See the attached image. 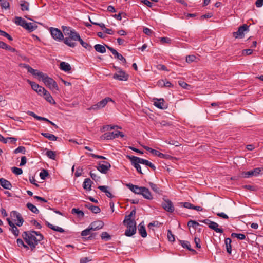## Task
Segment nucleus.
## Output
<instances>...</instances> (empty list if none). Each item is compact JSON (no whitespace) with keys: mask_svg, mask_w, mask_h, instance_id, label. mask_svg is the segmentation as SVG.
<instances>
[{"mask_svg":"<svg viewBox=\"0 0 263 263\" xmlns=\"http://www.w3.org/2000/svg\"><path fill=\"white\" fill-rule=\"evenodd\" d=\"M22 236L31 250H34L39 242L44 239L41 233L33 230L23 232Z\"/></svg>","mask_w":263,"mask_h":263,"instance_id":"f257e3e1","label":"nucleus"},{"mask_svg":"<svg viewBox=\"0 0 263 263\" xmlns=\"http://www.w3.org/2000/svg\"><path fill=\"white\" fill-rule=\"evenodd\" d=\"M80 36L79 34L76 31L73 33L70 34L68 37H66L64 39V43L65 44L70 47H74L77 44L75 41H78L80 39Z\"/></svg>","mask_w":263,"mask_h":263,"instance_id":"f03ea898","label":"nucleus"},{"mask_svg":"<svg viewBox=\"0 0 263 263\" xmlns=\"http://www.w3.org/2000/svg\"><path fill=\"white\" fill-rule=\"evenodd\" d=\"M42 81L51 90L53 91H59V87L57 82L52 78L49 77L46 74L44 75Z\"/></svg>","mask_w":263,"mask_h":263,"instance_id":"7ed1b4c3","label":"nucleus"},{"mask_svg":"<svg viewBox=\"0 0 263 263\" xmlns=\"http://www.w3.org/2000/svg\"><path fill=\"white\" fill-rule=\"evenodd\" d=\"M114 102L111 98L106 97L104 99L99 101L97 103L92 105L90 107L87 108L88 110H97L104 107L108 102Z\"/></svg>","mask_w":263,"mask_h":263,"instance_id":"20e7f679","label":"nucleus"},{"mask_svg":"<svg viewBox=\"0 0 263 263\" xmlns=\"http://www.w3.org/2000/svg\"><path fill=\"white\" fill-rule=\"evenodd\" d=\"M127 157L130 160L131 164L132 165L134 166L137 171L141 174H143V173L142 172L141 166L139 164H142V162H141V160L142 158L134 156H127Z\"/></svg>","mask_w":263,"mask_h":263,"instance_id":"39448f33","label":"nucleus"},{"mask_svg":"<svg viewBox=\"0 0 263 263\" xmlns=\"http://www.w3.org/2000/svg\"><path fill=\"white\" fill-rule=\"evenodd\" d=\"M124 224L127 227L125 232V235L126 236L131 237L136 233L137 230L136 222L130 221V223H126Z\"/></svg>","mask_w":263,"mask_h":263,"instance_id":"423d86ee","label":"nucleus"},{"mask_svg":"<svg viewBox=\"0 0 263 263\" xmlns=\"http://www.w3.org/2000/svg\"><path fill=\"white\" fill-rule=\"evenodd\" d=\"M50 32L52 37L57 41H64V36L61 31L55 28L50 27Z\"/></svg>","mask_w":263,"mask_h":263,"instance_id":"0eeeda50","label":"nucleus"},{"mask_svg":"<svg viewBox=\"0 0 263 263\" xmlns=\"http://www.w3.org/2000/svg\"><path fill=\"white\" fill-rule=\"evenodd\" d=\"M200 222L204 223L206 224H208L209 227L217 233H222L223 232V230L221 228H219V225L215 222L210 220L209 219H206L202 220H200Z\"/></svg>","mask_w":263,"mask_h":263,"instance_id":"6e6552de","label":"nucleus"},{"mask_svg":"<svg viewBox=\"0 0 263 263\" xmlns=\"http://www.w3.org/2000/svg\"><path fill=\"white\" fill-rule=\"evenodd\" d=\"M22 67L26 69L28 72L31 73L34 76H38L39 79L40 80L43 78L44 77L45 73L39 71L37 70L33 69L30 65L26 64H23Z\"/></svg>","mask_w":263,"mask_h":263,"instance_id":"1a4fd4ad","label":"nucleus"},{"mask_svg":"<svg viewBox=\"0 0 263 263\" xmlns=\"http://www.w3.org/2000/svg\"><path fill=\"white\" fill-rule=\"evenodd\" d=\"M143 147L145 149L149 151L150 153H151L153 155L157 156L160 158L170 159L172 158V157L169 155L164 154L162 153H160V152H159L157 150L153 149V148H152L149 147H148L147 146H143Z\"/></svg>","mask_w":263,"mask_h":263,"instance_id":"9d476101","label":"nucleus"},{"mask_svg":"<svg viewBox=\"0 0 263 263\" xmlns=\"http://www.w3.org/2000/svg\"><path fill=\"white\" fill-rule=\"evenodd\" d=\"M10 215L12 219L16 221L15 224L18 227H21L22 226L24 222V219L21 215L18 212L16 211H13L11 212Z\"/></svg>","mask_w":263,"mask_h":263,"instance_id":"9b49d317","label":"nucleus"},{"mask_svg":"<svg viewBox=\"0 0 263 263\" xmlns=\"http://www.w3.org/2000/svg\"><path fill=\"white\" fill-rule=\"evenodd\" d=\"M27 82L30 85L32 89L36 91L39 95L42 96L43 92H46V89L36 84L35 82H32L29 80H27Z\"/></svg>","mask_w":263,"mask_h":263,"instance_id":"f8f14e48","label":"nucleus"},{"mask_svg":"<svg viewBox=\"0 0 263 263\" xmlns=\"http://www.w3.org/2000/svg\"><path fill=\"white\" fill-rule=\"evenodd\" d=\"M262 168L260 167L255 168L252 170L244 172L242 175L245 178H249L252 176H257L260 174L262 171Z\"/></svg>","mask_w":263,"mask_h":263,"instance_id":"ddd939ff","label":"nucleus"},{"mask_svg":"<svg viewBox=\"0 0 263 263\" xmlns=\"http://www.w3.org/2000/svg\"><path fill=\"white\" fill-rule=\"evenodd\" d=\"M248 29L249 26L247 24H243L238 28L236 32L233 33V36L235 38H242L244 37V32Z\"/></svg>","mask_w":263,"mask_h":263,"instance_id":"4468645a","label":"nucleus"},{"mask_svg":"<svg viewBox=\"0 0 263 263\" xmlns=\"http://www.w3.org/2000/svg\"><path fill=\"white\" fill-rule=\"evenodd\" d=\"M98 164L97 170L102 173L106 174L111 167L110 164L106 161L102 162Z\"/></svg>","mask_w":263,"mask_h":263,"instance_id":"2eb2a0df","label":"nucleus"},{"mask_svg":"<svg viewBox=\"0 0 263 263\" xmlns=\"http://www.w3.org/2000/svg\"><path fill=\"white\" fill-rule=\"evenodd\" d=\"M129 76L125 71L120 70L117 73H115L113 76V78L120 81H127Z\"/></svg>","mask_w":263,"mask_h":263,"instance_id":"dca6fc26","label":"nucleus"},{"mask_svg":"<svg viewBox=\"0 0 263 263\" xmlns=\"http://www.w3.org/2000/svg\"><path fill=\"white\" fill-rule=\"evenodd\" d=\"M162 206L167 212L172 213L174 211L173 204L169 199L164 200L162 203Z\"/></svg>","mask_w":263,"mask_h":263,"instance_id":"f3484780","label":"nucleus"},{"mask_svg":"<svg viewBox=\"0 0 263 263\" xmlns=\"http://www.w3.org/2000/svg\"><path fill=\"white\" fill-rule=\"evenodd\" d=\"M136 208L134 207L132 210L129 215H126L123 220V223H130V221L136 222L135 220V216L136 215Z\"/></svg>","mask_w":263,"mask_h":263,"instance_id":"a211bd4d","label":"nucleus"},{"mask_svg":"<svg viewBox=\"0 0 263 263\" xmlns=\"http://www.w3.org/2000/svg\"><path fill=\"white\" fill-rule=\"evenodd\" d=\"M8 224L10 226L9 230L15 236H17L19 235V230L16 227L15 224L13 223L9 218H7Z\"/></svg>","mask_w":263,"mask_h":263,"instance_id":"6ab92c4d","label":"nucleus"},{"mask_svg":"<svg viewBox=\"0 0 263 263\" xmlns=\"http://www.w3.org/2000/svg\"><path fill=\"white\" fill-rule=\"evenodd\" d=\"M140 195H141L144 198L147 200H152L153 198L148 189L144 186H142Z\"/></svg>","mask_w":263,"mask_h":263,"instance_id":"aec40b11","label":"nucleus"},{"mask_svg":"<svg viewBox=\"0 0 263 263\" xmlns=\"http://www.w3.org/2000/svg\"><path fill=\"white\" fill-rule=\"evenodd\" d=\"M154 105L157 108L161 109H165L167 108V105L165 104L164 100L161 99H156Z\"/></svg>","mask_w":263,"mask_h":263,"instance_id":"412c9836","label":"nucleus"},{"mask_svg":"<svg viewBox=\"0 0 263 263\" xmlns=\"http://www.w3.org/2000/svg\"><path fill=\"white\" fill-rule=\"evenodd\" d=\"M126 186L129 188V189L132 191L133 193L136 194H140L141 189L142 186H139L137 185H134L131 183L127 184Z\"/></svg>","mask_w":263,"mask_h":263,"instance_id":"4be33fe9","label":"nucleus"},{"mask_svg":"<svg viewBox=\"0 0 263 263\" xmlns=\"http://www.w3.org/2000/svg\"><path fill=\"white\" fill-rule=\"evenodd\" d=\"M89 226L92 230H97L103 228L104 223L102 221L98 220L92 222Z\"/></svg>","mask_w":263,"mask_h":263,"instance_id":"5701e85b","label":"nucleus"},{"mask_svg":"<svg viewBox=\"0 0 263 263\" xmlns=\"http://www.w3.org/2000/svg\"><path fill=\"white\" fill-rule=\"evenodd\" d=\"M158 85L161 87H173L174 85L166 79H161L158 81Z\"/></svg>","mask_w":263,"mask_h":263,"instance_id":"b1692460","label":"nucleus"},{"mask_svg":"<svg viewBox=\"0 0 263 263\" xmlns=\"http://www.w3.org/2000/svg\"><path fill=\"white\" fill-rule=\"evenodd\" d=\"M0 184L5 189L11 190L12 188L10 182L3 178H0Z\"/></svg>","mask_w":263,"mask_h":263,"instance_id":"393cba45","label":"nucleus"},{"mask_svg":"<svg viewBox=\"0 0 263 263\" xmlns=\"http://www.w3.org/2000/svg\"><path fill=\"white\" fill-rule=\"evenodd\" d=\"M138 232L140 235L143 238L147 236V232L144 224V222H141L138 226Z\"/></svg>","mask_w":263,"mask_h":263,"instance_id":"a878e982","label":"nucleus"},{"mask_svg":"<svg viewBox=\"0 0 263 263\" xmlns=\"http://www.w3.org/2000/svg\"><path fill=\"white\" fill-rule=\"evenodd\" d=\"M85 206L91 210V212L95 214H97L101 212V209L99 206L93 205L90 203H87L85 204Z\"/></svg>","mask_w":263,"mask_h":263,"instance_id":"bb28decb","label":"nucleus"},{"mask_svg":"<svg viewBox=\"0 0 263 263\" xmlns=\"http://www.w3.org/2000/svg\"><path fill=\"white\" fill-rule=\"evenodd\" d=\"M92 183L93 182L90 180V179H85L83 184V187L85 190L90 191L91 190V185Z\"/></svg>","mask_w":263,"mask_h":263,"instance_id":"cd10ccee","label":"nucleus"},{"mask_svg":"<svg viewBox=\"0 0 263 263\" xmlns=\"http://www.w3.org/2000/svg\"><path fill=\"white\" fill-rule=\"evenodd\" d=\"M109 187L108 186L105 185H100L98 186V189L101 191L102 192L105 193L106 195L110 198H112L114 196L111 194V193L108 190Z\"/></svg>","mask_w":263,"mask_h":263,"instance_id":"c85d7f7f","label":"nucleus"},{"mask_svg":"<svg viewBox=\"0 0 263 263\" xmlns=\"http://www.w3.org/2000/svg\"><path fill=\"white\" fill-rule=\"evenodd\" d=\"M101 139L103 140H111L116 138L115 132L106 133L101 136Z\"/></svg>","mask_w":263,"mask_h":263,"instance_id":"c756f323","label":"nucleus"},{"mask_svg":"<svg viewBox=\"0 0 263 263\" xmlns=\"http://www.w3.org/2000/svg\"><path fill=\"white\" fill-rule=\"evenodd\" d=\"M179 242L183 248L187 249V250L193 252L194 253H197L195 250L191 248V245L189 241L184 240H179Z\"/></svg>","mask_w":263,"mask_h":263,"instance_id":"7c9ffc66","label":"nucleus"},{"mask_svg":"<svg viewBox=\"0 0 263 263\" xmlns=\"http://www.w3.org/2000/svg\"><path fill=\"white\" fill-rule=\"evenodd\" d=\"M60 68L63 71L68 72L71 70V67L69 63L65 62H62L60 64Z\"/></svg>","mask_w":263,"mask_h":263,"instance_id":"2f4dec72","label":"nucleus"},{"mask_svg":"<svg viewBox=\"0 0 263 263\" xmlns=\"http://www.w3.org/2000/svg\"><path fill=\"white\" fill-rule=\"evenodd\" d=\"M42 95L44 96L46 100L51 104H55V102L50 93L46 90V92H43Z\"/></svg>","mask_w":263,"mask_h":263,"instance_id":"473e14b6","label":"nucleus"},{"mask_svg":"<svg viewBox=\"0 0 263 263\" xmlns=\"http://www.w3.org/2000/svg\"><path fill=\"white\" fill-rule=\"evenodd\" d=\"M62 29L65 35H70V34L75 32L76 31L72 28L68 26H62Z\"/></svg>","mask_w":263,"mask_h":263,"instance_id":"72a5a7b5","label":"nucleus"},{"mask_svg":"<svg viewBox=\"0 0 263 263\" xmlns=\"http://www.w3.org/2000/svg\"><path fill=\"white\" fill-rule=\"evenodd\" d=\"M62 29L65 35H70V34L75 32L76 31L72 28L68 26H62Z\"/></svg>","mask_w":263,"mask_h":263,"instance_id":"f704fd0d","label":"nucleus"},{"mask_svg":"<svg viewBox=\"0 0 263 263\" xmlns=\"http://www.w3.org/2000/svg\"><path fill=\"white\" fill-rule=\"evenodd\" d=\"M232 240L230 238H227L224 240V243L228 253L230 254L232 252V246H231Z\"/></svg>","mask_w":263,"mask_h":263,"instance_id":"c9c22d12","label":"nucleus"},{"mask_svg":"<svg viewBox=\"0 0 263 263\" xmlns=\"http://www.w3.org/2000/svg\"><path fill=\"white\" fill-rule=\"evenodd\" d=\"M15 20V23L17 25H20L25 28L27 23V22L25 20L19 16H16Z\"/></svg>","mask_w":263,"mask_h":263,"instance_id":"e433bc0d","label":"nucleus"},{"mask_svg":"<svg viewBox=\"0 0 263 263\" xmlns=\"http://www.w3.org/2000/svg\"><path fill=\"white\" fill-rule=\"evenodd\" d=\"M46 224L48 227H49V228H50L51 229H52L55 231H57V232H61V233H63L64 232V229L61 227L53 226L48 222H46Z\"/></svg>","mask_w":263,"mask_h":263,"instance_id":"4c0bfd02","label":"nucleus"},{"mask_svg":"<svg viewBox=\"0 0 263 263\" xmlns=\"http://www.w3.org/2000/svg\"><path fill=\"white\" fill-rule=\"evenodd\" d=\"M37 27V26L32 23H27L25 27V29L28 30L29 32H32L35 30Z\"/></svg>","mask_w":263,"mask_h":263,"instance_id":"58836bf2","label":"nucleus"},{"mask_svg":"<svg viewBox=\"0 0 263 263\" xmlns=\"http://www.w3.org/2000/svg\"><path fill=\"white\" fill-rule=\"evenodd\" d=\"M41 135L50 141H56L58 139L57 137L48 133H42Z\"/></svg>","mask_w":263,"mask_h":263,"instance_id":"ea45409f","label":"nucleus"},{"mask_svg":"<svg viewBox=\"0 0 263 263\" xmlns=\"http://www.w3.org/2000/svg\"><path fill=\"white\" fill-rule=\"evenodd\" d=\"M20 6L22 11H28L29 10V3L27 1H21Z\"/></svg>","mask_w":263,"mask_h":263,"instance_id":"a19ab883","label":"nucleus"},{"mask_svg":"<svg viewBox=\"0 0 263 263\" xmlns=\"http://www.w3.org/2000/svg\"><path fill=\"white\" fill-rule=\"evenodd\" d=\"M95 50L98 52L104 53L106 52L105 46L101 44H96L94 46Z\"/></svg>","mask_w":263,"mask_h":263,"instance_id":"79ce46f5","label":"nucleus"},{"mask_svg":"<svg viewBox=\"0 0 263 263\" xmlns=\"http://www.w3.org/2000/svg\"><path fill=\"white\" fill-rule=\"evenodd\" d=\"M141 162H142V164H144L147 166H149L153 171L156 170V166L154 165V164H153L152 162H149V161L142 158V160H141Z\"/></svg>","mask_w":263,"mask_h":263,"instance_id":"37998d69","label":"nucleus"},{"mask_svg":"<svg viewBox=\"0 0 263 263\" xmlns=\"http://www.w3.org/2000/svg\"><path fill=\"white\" fill-rule=\"evenodd\" d=\"M26 206L28 208V209L29 210H30L32 213H35V214H38L39 213V211L37 209V208L35 205L32 204V203H27L26 204Z\"/></svg>","mask_w":263,"mask_h":263,"instance_id":"c03bdc74","label":"nucleus"},{"mask_svg":"<svg viewBox=\"0 0 263 263\" xmlns=\"http://www.w3.org/2000/svg\"><path fill=\"white\" fill-rule=\"evenodd\" d=\"M79 41L80 44L85 49H87L89 51H90L92 49V47L89 44L86 42H85L83 41V40L80 37V39L78 40Z\"/></svg>","mask_w":263,"mask_h":263,"instance_id":"a18cd8bd","label":"nucleus"},{"mask_svg":"<svg viewBox=\"0 0 263 263\" xmlns=\"http://www.w3.org/2000/svg\"><path fill=\"white\" fill-rule=\"evenodd\" d=\"M46 155L49 158L52 160H55L56 154L55 152L51 150L47 149Z\"/></svg>","mask_w":263,"mask_h":263,"instance_id":"49530a36","label":"nucleus"},{"mask_svg":"<svg viewBox=\"0 0 263 263\" xmlns=\"http://www.w3.org/2000/svg\"><path fill=\"white\" fill-rule=\"evenodd\" d=\"M231 236L232 237H236L239 240H244L246 238V235L242 233H232Z\"/></svg>","mask_w":263,"mask_h":263,"instance_id":"de8ad7c7","label":"nucleus"},{"mask_svg":"<svg viewBox=\"0 0 263 263\" xmlns=\"http://www.w3.org/2000/svg\"><path fill=\"white\" fill-rule=\"evenodd\" d=\"M0 5L3 9H8L10 8V4L8 0H0Z\"/></svg>","mask_w":263,"mask_h":263,"instance_id":"09e8293b","label":"nucleus"},{"mask_svg":"<svg viewBox=\"0 0 263 263\" xmlns=\"http://www.w3.org/2000/svg\"><path fill=\"white\" fill-rule=\"evenodd\" d=\"M148 184L153 191H154L156 193H160L161 191L160 190L159 188L158 187L157 184L151 182H149Z\"/></svg>","mask_w":263,"mask_h":263,"instance_id":"8fccbe9b","label":"nucleus"},{"mask_svg":"<svg viewBox=\"0 0 263 263\" xmlns=\"http://www.w3.org/2000/svg\"><path fill=\"white\" fill-rule=\"evenodd\" d=\"M162 223H160V222H159V221H153V222H150V223L148 224L147 227H148V228L149 229H152V228L153 227H160V226H162Z\"/></svg>","mask_w":263,"mask_h":263,"instance_id":"3c124183","label":"nucleus"},{"mask_svg":"<svg viewBox=\"0 0 263 263\" xmlns=\"http://www.w3.org/2000/svg\"><path fill=\"white\" fill-rule=\"evenodd\" d=\"M14 154H17V153H22L23 154H25V153H26V148L24 146H18L17 148H16L14 151Z\"/></svg>","mask_w":263,"mask_h":263,"instance_id":"603ef678","label":"nucleus"},{"mask_svg":"<svg viewBox=\"0 0 263 263\" xmlns=\"http://www.w3.org/2000/svg\"><path fill=\"white\" fill-rule=\"evenodd\" d=\"M72 214H77L79 217H83L84 215V212L80 210L79 209L73 208L71 210Z\"/></svg>","mask_w":263,"mask_h":263,"instance_id":"864d4df0","label":"nucleus"},{"mask_svg":"<svg viewBox=\"0 0 263 263\" xmlns=\"http://www.w3.org/2000/svg\"><path fill=\"white\" fill-rule=\"evenodd\" d=\"M17 245L20 247H24V248L26 249L27 250L29 249L28 245H25L22 239L18 238L16 240Z\"/></svg>","mask_w":263,"mask_h":263,"instance_id":"5fc2aeb1","label":"nucleus"},{"mask_svg":"<svg viewBox=\"0 0 263 263\" xmlns=\"http://www.w3.org/2000/svg\"><path fill=\"white\" fill-rule=\"evenodd\" d=\"M199 225V224L198 223V222H197V221H194V220H190L188 221L187 222V226L190 228V227H193L195 229L196 228V227L197 226H198Z\"/></svg>","mask_w":263,"mask_h":263,"instance_id":"6e6d98bb","label":"nucleus"},{"mask_svg":"<svg viewBox=\"0 0 263 263\" xmlns=\"http://www.w3.org/2000/svg\"><path fill=\"white\" fill-rule=\"evenodd\" d=\"M114 55L116 58L122 61L123 63H126V60L125 58L120 53L117 52Z\"/></svg>","mask_w":263,"mask_h":263,"instance_id":"4d7b16f0","label":"nucleus"},{"mask_svg":"<svg viewBox=\"0 0 263 263\" xmlns=\"http://www.w3.org/2000/svg\"><path fill=\"white\" fill-rule=\"evenodd\" d=\"M101 238L105 241L109 240L111 239V236L106 232H103L101 234Z\"/></svg>","mask_w":263,"mask_h":263,"instance_id":"13d9d810","label":"nucleus"},{"mask_svg":"<svg viewBox=\"0 0 263 263\" xmlns=\"http://www.w3.org/2000/svg\"><path fill=\"white\" fill-rule=\"evenodd\" d=\"M11 170L12 172L16 175H19L23 173L22 169L17 167H12Z\"/></svg>","mask_w":263,"mask_h":263,"instance_id":"bf43d9fd","label":"nucleus"},{"mask_svg":"<svg viewBox=\"0 0 263 263\" xmlns=\"http://www.w3.org/2000/svg\"><path fill=\"white\" fill-rule=\"evenodd\" d=\"M49 173L47 170L43 169L40 173V177L42 180L45 179L46 177L48 176Z\"/></svg>","mask_w":263,"mask_h":263,"instance_id":"052dcab7","label":"nucleus"},{"mask_svg":"<svg viewBox=\"0 0 263 263\" xmlns=\"http://www.w3.org/2000/svg\"><path fill=\"white\" fill-rule=\"evenodd\" d=\"M91 230H92L91 229V228L89 226L88 228H87L86 229H85V230H84L82 231L81 235L82 236H88V235L90 234V231Z\"/></svg>","mask_w":263,"mask_h":263,"instance_id":"680f3d73","label":"nucleus"},{"mask_svg":"<svg viewBox=\"0 0 263 263\" xmlns=\"http://www.w3.org/2000/svg\"><path fill=\"white\" fill-rule=\"evenodd\" d=\"M179 85L182 87L183 88L186 89H189L191 86L187 84L184 81H178Z\"/></svg>","mask_w":263,"mask_h":263,"instance_id":"e2e57ef3","label":"nucleus"},{"mask_svg":"<svg viewBox=\"0 0 263 263\" xmlns=\"http://www.w3.org/2000/svg\"><path fill=\"white\" fill-rule=\"evenodd\" d=\"M167 238L170 241L174 242L175 240V236L172 234V231L170 230L167 231Z\"/></svg>","mask_w":263,"mask_h":263,"instance_id":"0e129e2a","label":"nucleus"},{"mask_svg":"<svg viewBox=\"0 0 263 263\" xmlns=\"http://www.w3.org/2000/svg\"><path fill=\"white\" fill-rule=\"evenodd\" d=\"M0 35L7 37L9 41L13 40L12 37L4 31L0 30Z\"/></svg>","mask_w":263,"mask_h":263,"instance_id":"69168bd1","label":"nucleus"},{"mask_svg":"<svg viewBox=\"0 0 263 263\" xmlns=\"http://www.w3.org/2000/svg\"><path fill=\"white\" fill-rule=\"evenodd\" d=\"M196 57L194 55H189L186 57V61L187 63H191L194 61L196 59Z\"/></svg>","mask_w":263,"mask_h":263,"instance_id":"338daca9","label":"nucleus"},{"mask_svg":"<svg viewBox=\"0 0 263 263\" xmlns=\"http://www.w3.org/2000/svg\"><path fill=\"white\" fill-rule=\"evenodd\" d=\"M83 168L82 167H79L77 168V170L75 172L74 175L76 177H79L82 175L83 172Z\"/></svg>","mask_w":263,"mask_h":263,"instance_id":"774afa93","label":"nucleus"}]
</instances>
